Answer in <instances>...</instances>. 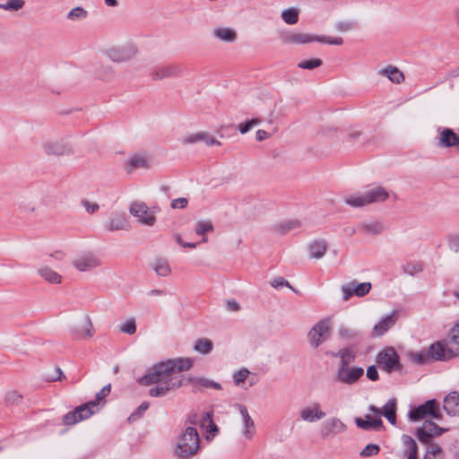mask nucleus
Listing matches in <instances>:
<instances>
[{"mask_svg": "<svg viewBox=\"0 0 459 459\" xmlns=\"http://www.w3.org/2000/svg\"><path fill=\"white\" fill-rule=\"evenodd\" d=\"M356 425L364 430H379L383 428L381 418H377L374 414H366L365 418H356Z\"/></svg>", "mask_w": 459, "mask_h": 459, "instance_id": "obj_22", "label": "nucleus"}, {"mask_svg": "<svg viewBox=\"0 0 459 459\" xmlns=\"http://www.w3.org/2000/svg\"><path fill=\"white\" fill-rule=\"evenodd\" d=\"M423 428H426V430L429 433L430 437H439L442 434L448 431V429L441 428L437 424L434 423L431 420H425L422 424Z\"/></svg>", "mask_w": 459, "mask_h": 459, "instance_id": "obj_43", "label": "nucleus"}, {"mask_svg": "<svg viewBox=\"0 0 459 459\" xmlns=\"http://www.w3.org/2000/svg\"><path fill=\"white\" fill-rule=\"evenodd\" d=\"M301 222L299 220H290L278 223L275 228L276 230L281 234H285L290 230L299 229Z\"/></svg>", "mask_w": 459, "mask_h": 459, "instance_id": "obj_45", "label": "nucleus"}, {"mask_svg": "<svg viewBox=\"0 0 459 459\" xmlns=\"http://www.w3.org/2000/svg\"><path fill=\"white\" fill-rule=\"evenodd\" d=\"M371 289L370 282H359L351 281L348 284L342 286V299L347 301L352 296L364 297Z\"/></svg>", "mask_w": 459, "mask_h": 459, "instance_id": "obj_14", "label": "nucleus"}, {"mask_svg": "<svg viewBox=\"0 0 459 459\" xmlns=\"http://www.w3.org/2000/svg\"><path fill=\"white\" fill-rule=\"evenodd\" d=\"M128 228V221L123 213H112L107 222V230L109 231L125 230Z\"/></svg>", "mask_w": 459, "mask_h": 459, "instance_id": "obj_28", "label": "nucleus"}, {"mask_svg": "<svg viewBox=\"0 0 459 459\" xmlns=\"http://www.w3.org/2000/svg\"><path fill=\"white\" fill-rule=\"evenodd\" d=\"M358 230L366 235H379L387 230V226L378 221H364L358 226Z\"/></svg>", "mask_w": 459, "mask_h": 459, "instance_id": "obj_23", "label": "nucleus"}, {"mask_svg": "<svg viewBox=\"0 0 459 459\" xmlns=\"http://www.w3.org/2000/svg\"><path fill=\"white\" fill-rule=\"evenodd\" d=\"M447 343L455 356H459V322L455 323L451 329Z\"/></svg>", "mask_w": 459, "mask_h": 459, "instance_id": "obj_38", "label": "nucleus"}, {"mask_svg": "<svg viewBox=\"0 0 459 459\" xmlns=\"http://www.w3.org/2000/svg\"><path fill=\"white\" fill-rule=\"evenodd\" d=\"M38 273L51 284H59L62 281V276L48 266H41L39 268Z\"/></svg>", "mask_w": 459, "mask_h": 459, "instance_id": "obj_33", "label": "nucleus"}, {"mask_svg": "<svg viewBox=\"0 0 459 459\" xmlns=\"http://www.w3.org/2000/svg\"><path fill=\"white\" fill-rule=\"evenodd\" d=\"M22 400V395H20L17 392L12 391L6 394V402L8 403H18Z\"/></svg>", "mask_w": 459, "mask_h": 459, "instance_id": "obj_64", "label": "nucleus"}, {"mask_svg": "<svg viewBox=\"0 0 459 459\" xmlns=\"http://www.w3.org/2000/svg\"><path fill=\"white\" fill-rule=\"evenodd\" d=\"M25 4L24 0H7L5 3L0 4V9L10 12H17Z\"/></svg>", "mask_w": 459, "mask_h": 459, "instance_id": "obj_48", "label": "nucleus"}, {"mask_svg": "<svg viewBox=\"0 0 459 459\" xmlns=\"http://www.w3.org/2000/svg\"><path fill=\"white\" fill-rule=\"evenodd\" d=\"M331 324L328 319L321 320L316 323L308 332L309 344L316 348L322 342L328 339L330 334Z\"/></svg>", "mask_w": 459, "mask_h": 459, "instance_id": "obj_10", "label": "nucleus"}, {"mask_svg": "<svg viewBox=\"0 0 459 459\" xmlns=\"http://www.w3.org/2000/svg\"><path fill=\"white\" fill-rule=\"evenodd\" d=\"M187 382L193 385L194 386L201 385L205 388H213L216 390L222 389L221 385L220 383L204 377H189L187 378Z\"/></svg>", "mask_w": 459, "mask_h": 459, "instance_id": "obj_35", "label": "nucleus"}, {"mask_svg": "<svg viewBox=\"0 0 459 459\" xmlns=\"http://www.w3.org/2000/svg\"><path fill=\"white\" fill-rule=\"evenodd\" d=\"M367 377L371 381H377L379 378L377 369L376 366H369L366 372Z\"/></svg>", "mask_w": 459, "mask_h": 459, "instance_id": "obj_63", "label": "nucleus"}, {"mask_svg": "<svg viewBox=\"0 0 459 459\" xmlns=\"http://www.w3.org/2000/svg\"><path fill=\"white\" fill-rule=\"evenodd\" d=\"M194 361L190 358L178 357L154 364L148 372L137 381L142 385L155 386L149 389L152 397H162L184 385V377L180 374L189 370Z\"/></svg>", "mask_w": 459, "mask_h": 459, "instance_id": "obj_1", "label": "nucleus"}, {"mask_svg": "<svg viewBox=\"0 0 459 459\" xmlns=\"http://www.w3.org/2000/svg\"><path fill=\"white\" fill-rule=\"evenodd\" d=\"M213 348V344L211 340L203 338L195 342L194 349L195 351L201 354H209Z\"/></svg>", "mask_w": 459, "mask_h": 459, "instance_id": "obj_46", "label": "nucleus"}, {"mask_svg": "<svg viewBox=\"0 0 459 459\" xmlns=\"http://www.w3.org/2000/svg\"><path fill=\"white\" fill-rule=\"evenodd\" d=\"M430 360L444 361L456 357L448 343L446 342H436L428 349Z\"/></svg>", "mask_w": 459, "mask_h": 459, "instance_id": "obj_13", "label": "nucleus"}, {"mask_svg": "<svg viewBox=\"0 0 459 459\" xmlns=\"http://www.w3.org/2000/svg\"><path fill=\"white\" fill-rule=\"evenodd\" d=\"M119 331L130 335L134 334L136 332L135 320L133 318L126 320L119 326Z\"/></svg>", "mask_w": 459, "mask_h": 459, "instance_id": "obj_52", "label": "nucleus"}, {"mask_svg": "<svg viewBox=\"0 0 459 459\" xmlns=\"http://www.w3.org/2000/svg\"><path fill=\"white\" fill-rule=\"evenodd\" d=\"M100 264V258L91 252L79 255L73 260V265L80 272L91 271L99 267Z\"/></svg>", "mask_w": 459, "mask_h": 459, "instance_id": "obj_16", "label": "nucleus"}, {"mask_svg": "<svg viewBox=\"0 0 459 459\" xmlns=\"http://www.w3.org/2000/svg\"><path fill=\"white\" fill-rule=\"evenodd\" d=\"M195 232L198 236H203L201 242L206 243L207 238L204 237L206 233L212 232L214 228L213 224L210 220H201L197 221L195 224Z\"/></svg>", "mask_w": 459, "mask_h": 459, "instance_id": "obj_34", "label": "nucleus"}, {"mask_svg": "<svg viewBox=\"0 0 459 459\" xmlns=\"http://www.w3.org/2000/svg\"><path fill=\"white\" fill-rule=\"evenodd\" d=\"M407 356L412 363L417 365H425L431 361L428 351H410Z\"/></svg>", "mask_w": 459, "mask_h": 459, "instance_id": "obj_40", "label": "nucleus"}, {"mask_svg": "<svg viewBox=\"0 0 459 459\" xmlns=\"http://www.w3.org/2000/svg\"><path fill=\"white\" fill-rule=\"evenodd\" d=\"M201 439L197 429L188 426L175 439L172 454L177 459H192L200 451Z\"/></svg>", "mask_w": 459, "mask_h": 459, "instance_id": "obj_2", "label": "nucleus"}, {"mask_svg": "<svg viewBox=\"0 0 459 459\" xmlns=\"http://www.w3.org/2000/svg\"><path fill=\"white\" fill-rule=\"evenodd\" d=\"M338 334L343 340H353L359 335V332L347 326H341Z\"/></svg>", "mask_w": 459, "mask_h": 459, "instance_id": "obj_50", "label": "nucleus"}, {"mask_svg": "<svg viewBox=\"0 0 459 459\" xmlns=\"http://www.w3.org/2000/svg\"><path fill=\"white\" fill-rule=\"evenodd\" d=\"M44 151L48 155H70L73 153L71 145L63 139L48 141L43 144Z\"/></svg>", "mask_w": 459, "mask_h": 459, "instance_id": "obj_18", "label": "nucleus"}, {"mask_svg": "<svg viewBox=\"0 0 459 459\" xmlns=\"http://www.w3.org/2000/svg\"><path fill=\"white\" fill-rule=\"evenodd\" d=\"M347 429L340 419L333 417L323 422L320 427V436L323 439H329L334 436L343 433Z\"/></svg>", "mask_w": 459, "mask_h": 459, "instance_id": "obj_12", "label": "nucleus"}, {"mask_svg": "<svg viewBox=\"0 0 459 459\" xmlns=\"http://www.w3.org/2000/svg\"><path fill=\"white\" fill-rule=\"evenodd\" d=\"M199 142H204L207 146L221 145V143L206 132H199Z\"/></svg>", "mask_w": 459, "mask_h": 459, "instance_id": "obj_56", "label": "nucleus"}, {"mask_svg": "<svg viewBox=\"0 0 459 459\" xmlns=\"http://www.w3.org/2000/svg\"><path fill=\"white\" fill-rule=\"evenodd\" d=\"M250 371L247 368H242L236 371L232 377L236 385L240 386L249 377Z\"/></svg>", "mask_w": 459, "mask_h": 459, "instance_id": "obj_49", "label": "nucleus"}, {"mask_svg": "<svg viewBox=\"0 0 459 459\" xmlns=\"http://www.w3.org/2000/svg\"><path fill=\"white\" fill-rule=\"evenodd\" d=\"M402 443L403 446V454L406 455V459H419L417 443L411 436L403 435Z\"/></svg>", "mask_w": 459, "mask_h": 459, "instance_id": "obj_29", "label": "nucleus"}, {"mask_svg": "<svg viewBox=\"0 0 459 459\" xmlns=\"http://www.w3.org/2000/svg\"><path fill=\"white\" fill-rule=\"evenodd\" d=\"M150 404L148 402L142 403L139 407L134 411L128 420H136L143 414V412L149 408Z\"/></svg>", "mask_w": 459, "mask_h": 459, "instance_id": "obj_58", "label": "nucleus"}, {"mask_svg": "<svg viewBox=\"0 0 459 459\" xmlns=\"http://www.w3.org/2000/svg\"><path fill=\"white\" fill-rule=\"evenodd\" d=\"M152 269L160 277H167L171 273L169 262L163 258L155 259L152 264Z\"/></svg>", "mask_w": 459, "mask_h": 459, "instance_id": "obj_36", "label": "nucleus"}, {"mask_svg": "<svg viewBox=\"0 0 459 459\" xmlns=\"http://www.w3.org/2000/svg\"><path fill=\"white\" fill-rule=\"evenodd\" d=\"M364 374L361 367L338 368L335 375L337 382L351 385L355 384Z\"/></svg>", "mask_w": 459, "mask_h": 459, "instance_id": "obj_11", "label": "nucleus"}, {"mask_svg": "<svg viewBox=\"0 0 459 459\" xmlns=\"http://www.w3.org/2000/svg\"><path fill=\"white\" fill-rule=\"evenodd\" d=\"M389 196L387 190L383 186H375L364 192L349 195L344 198L346 204L359 208L370 204L384 202Z\"/></svg>", "mask_w": 459, "mask_h": 459, "instance_id": "obj_4", "label": "nucleus"}, {"mask_svg": "<svg viewBox=\"0 0 459 459\" xmlns=\"http://www.w3.org/2000/svg\"><path fill=\"white\" fill-rule=\"evenodd\" d=\"M333 357L339 358L340 363L338 368L350 367L354 362L356 358L355 351L351 348H343L339 350L337 352L332 353Z\"/></svg>", "mask_w": 459, "mask_h": 459, "instance_id": "obj_30", "label": "nucleus"}, {"mask_svg": "<svg viewBox=\"0 0 459 459\" xmlns=\"http://www.w3.org/2000/svg\"><path fill=\"white\" fill-rule=\"evenodd\" d=\"M325 415V412L321 409V405L317 403H315L310 406H307L299 411L300 419L303 421L309 423L320 420L324 419Z\"/></svg>", "mask_w": 459, "mask_h": 459, "instance_id": "obj_19", "label": "nucleus"}, {"mask_svg": "<svg viewBox=\"0 0 459 459\" xmlns=\"http://www.w3.org/2000/svg\"><path fill=\"white\" fill-rule=\"evenodd\" d=\"M354 22L352 21H339L335 23V29L342 33L348 32L354 28Z\"/></svg>", "mask_w": 459, "mask_h": 459, "instance_id": "obj_55", "label": "nucleus"}, {"mask_svg": "<svg viewBox=\"0 0 459 459\" xmlns=\"http://www.w3.org/2000/svg\"><path fill=\"white\" fill-rule=\"evenodd\" d=\"M380 451V447L377 444L367 445L359 453L361 457H369L377 455Z\"/></svg>", "mask_w": 459, "mask_h": 459, "instance_id": "obj_53", "label": "nucleus"}, {"mask_svg": "<svg viewBox=\"0 0 459 459\" xmlns=\"http://www.w3.org/2000/svg\"><path fill=\"white\" fill-rule=\"evenodd\" d=\"M260 119L252 118L251 120L247 121L246 123H241L238 125V128L240 134H244L247 133L251 128L260 124Z\"/></svg>", "mask_w": 459, "mask_h": 459, "instance_id": "obj_54", "label": "nucleus"}, {"mask_svg": "<svg viewBox=\"0 0 459 459\" xmlns=\"http://www.w3.org/2000/svg\"><path fill=\"white\" fill-rule=\"evenodd\" d=\"M94 327L90 316H83L74 329V336L75 339L83 340L91 338L94 334Z\"/></svg>", "mask_w": 459, "mask_h": 459, "instance_id": "obj_20", "label": "nucleus"}, {"mask_svg": "<svg viewBox=\"0 0 459 459\" xmlns=\"http://www.w3.org/2000/svg\"><path fill=\"white\" fill-rule=\"evenodd\" d=\"M377 363L380 368L389 374L394 371L401 372L403 370L399 355L392 347H387L377 354Z\"/></svg>", "mask_w": 459, "mask_h": 459, "instance_id": "obj_6", "label": "nucleus"}, {"mask_svg": "<svg viewBox=\"0 0 459 459\" xmlns=\"http://www.w3.org/2000/svg\"><path fill=\"white\" fill-rule=\"evenodd\" d=\"M110 390H111V386L108 384V385L103 386L102 389L96 394V399L93 401L96 403V406L94 408H96L98 406V404L100 403V402L101 400H103L106 396H108L109 394Z\"/></svg>", "mask_w": 459, "mask_h": 459, "instance_id": "obj_59", "label": "nucleus"}, {"mask_svg": "<svg viewBox=\"0 0 459 459\" xmlns=\"http://www.w3.org/2000/svg\"><path fill=\"white\" fill-rule=\"evenodd\" d=\"M408 416L411 421H419L427 418L440 420L443 418L440 403L435 399L428 400L424 403L411 409Z\"/></svg>", "mask_w": 459, "mask_h": 459, "instance_id": "obj_5", "label": "nucleus"}, {"mask_svg": "<svg viewBox=\"0 0 459 459\" xmlns=\"http://www.w3.org/2000/svg\"><path fill=\"white\" fill-rule=\"evenodd\" d=\"M279 39L286 45L292 44H307L311 42L326 43L329 45L340 46L343 43V39L340 37L331 38L316 36L308 33H303L293 30H283L279 32Z\"/></svg>", "mask_w": 459, "mask_h": 459, "instance_id": "obj_3", "label": "nucleus"}, {"mask_svg": "<svg viewBox=\"0 0 459 459\" xmlns=\"http://www.w3.org/2000/svg\"><path fill=\"white\" fill-rule=\"evenodd\" d=\"M443 409L450 416L459 415V393H449L443 401Z\"/></svg>", "mask_w": 459, "mask_h": 459, "instance_id": "obj_25", "label": "nucleus"}, {"mask_svg": "<svg viewBox=\"0 0 459 459\" xmlns=\"http://www.w3.org/2000/svg\"><path fill=\"white\" fill-rule=\"evenodd\" d=\"M379 74L386 76L394 83H399L404 79L403 74L398 68L392 65L380 70Z\"/></svg>", "mask_w": 459, "mask_h": 459, "instance_id": "obj_37", "label": "nucleus"}, {"mask_svg": "<svg viewBox=\"0 0 459 459\" xmlns=\"http://www.w3.org/2000/svg\"><path fill=\"white\" fill-rule=\"evenodd\" d=\"M437 146L439 148H455L459 152V135L448 127L438 128Z\"/></svg>", "mask_w": 459, "mask_h": 459, "instance_id": "obj_15", "label": "nucleus"}, {"mask_svg": "<svg viewBox=\"0 0 459 459\" xmlns=\"http://www.w3.org/2000/svg\"><path fill=\"white\" fill-rule=\"evenodd\" d=\"M181 143L184 144H194L199 142V132L183 137Z\"/></svg>", "mask_w": 459, "mask_h": 459, "instance_id": "obj_62", "label": "nucleus"}, {"mask_svg": "<svg viewBox=\"0 0 459 459\" xmlns=\"http://www.w3.org/2000/svg\"><path fill=\"white\" fill-rule=\"evenodd\" d=\"M299 12L295 7L284 9L281 13L282 21L288 25H294L299 22Z\"/></svg>", "mask_w": 459, "mask_h": 459, "instance_id": "obj_39", "label": "nucleus"}, {"mask_svg": "<svg viewBox=\"0 0 459 459\" xmlns=\"http://www.w3.org/2000/svg\"><path fill=\"white\" fill-rule=\"evenodd\" d=\"M301 222L299 220H290L278 223L275 228L276 230L281 234H285L290 230L299 229Z\"/></svg>", "mask_w": 459, "mask_h": 459, "instance_id": "obj_44", "label": "nucleus"}, {"mask_svg": "<svg viewBox=\"0 0 459 459\" xmlns=\"http://www.w3.org/2000/svg\"><path fill=\"white\" fill-rule=\"evenodd\" d=\"M129 212L142 225L152 227L156 222L155 208H150L143 202L133 203L130 205Z\"/></svg>", "mask_w": 459, "mask_h": 459, "instance_id": "obj_7", "label": "nucleus"}, {"mask_svg": "<svg viewBox=\"0 0 459 459\" xmlns=\"http://www.w3.org/2000/svg\"><path fill=\"white\" fill-rule=\"evenodd\" d=\"M96 75L103 81H111L115 77V69L110 65H101L98 67Z\"/></svg>", "mask_w": 459, "mask_h": 459, "instance_id": "obj_41", "label": "nucleus"}, {"mask_svg": "<svg viewBox=\"0 0 459 459\" xmlns=\"http://www.w3.org/2000/svg\"><path fill=\"white\" fill-rule=\"evenodd\" d=\"M238 408L243 420L242 435L247 440H251L255 434V422L246 406L238 404Z\"/></svg>", "mask_w": 459, "mask_h": 459, "instance_id": "obj_21", "label": "nucleus"}, {"mask_svg": "<svg viewBox=\"0 0 459 459\" xmlns=\"http://www.w3.org/2000/svg\"><path fill=\"white\" fill-rule=\"evenodd\" d=\"M212 33L215 39L226 43H233L238 38L237 31L230 27H215Z\"/></svg>", "mask_w": 459, "mask_h": 459, "instance_id": "obj_26", "label": "nucleus"}, {"mask_svg": "<svg viewBox=\"0 0 459 459\" xmlns=\"http://www.w3.org/2000/svg\"><path fill=\"white\" fill-rule=\"evenodd\" d=\"M368 411L377 416L381 418V415L386 418L388 422L394 425L396 422V401L395 399H390L387 403L380 409L375 405H369Z\"/></svg>", "mask_w": 459, "mask_h": 459, "instance_id": "obj_17", "label": "nucleus"}, {"mask_svg": "<svg viewBox=\"0 0 459 459\" xmlns=\"http://www.w3.org/2000/svg\"><path fill=\"white\" fill-rule=\"evenodd\" d=\"M181 69L176 65H169L155 68L151 76L153 80H162L164 78L177 76L180 74Z\"/></svg>", "mask_w": 459, "mask_h": 459, "instance_id": "obj_27", "label": "nucleus"}, {"mask_svg": "<svg viewBox=\"0 0 459 459\" xmlns=\"http://www.w3.org/2000/svg\"><path fill=\"white\" fill-rule=\"evenodd\" d=\"M82 204L85 208L87 212L90 213V214L95 213L100 209V206H99L98 204L91 203V202H90L88 200H82Z\"/></svg>", "mask_w": 459, "mask_h": 459, "instance_id": "obj_61", "label": "nucleus"}, {"mask_svg": "<svg viewBox=\"0 0 459 459\" xmlns=\"http://www.w3.org/2000/svg\"><path fill=\"white\" fill-rule=\"evenodd\" d=\"M204 429L207 433H209V435L206 437L207 440L213 438L219 432V429L213 421L212 423H207Z\"/></svg>", "mask_w": 459, "mask_h": 459, "instance_id": "obj_60", "label": "nucleus"}, {"mask_svg": "<svg viewBox=\"0 0 459 459\" xmlns=\"http://www.w3.org/2000/svg\"><path fill=\"white\" fill-rule=\"evenodd\" d=\"M88 17V11L82 6H76L71 9L66 14V19L70 22L83 21Z\"/></svg>", "mask_w": 459, "mask_h": 459, "instance_id": "obj_42", "label": "nucleus"}, {"mask_svg": "<svg viewBox=\"0 0 459 459\" xmlns=\"http://www.w3.org/2000/svg\"><path fill=\"white\" fill-rule=\"evenodd\" d=\"M308 253L311 258H322L327 250V242L325 239H316L308 247Z\"/></svg>", "mask_w": 459, "mask_h": 459, "instance_id": "obj_31", "label": "nucleus"}, {"mask_svg": "<svg viewBox=\"0 0 459 459\" xmlns=\"http://www.w3.org/2000/svg\"><path fill=\"white\" fill-rule=\"evenodd\" d=\"M396 314L395 312L387 315L381 321H379L372 330V336L379 337L382 336L385 332H387L396 322Z\"/></svg>", "mask_w": 459, "mask_h": 459, "instance_id": "obj_24", "label": "nucleus"}, {"mask_svg": "<svg viewBox=\"0 0 459 459\" xmlns=\"http://www.w3.org/2000/svg\"><path fill=\"white\" fill-rule=\"evenodd\" d=\"M95 402H89L76 407L74 411L63 416V423L67 426H73L81 420L89 419L95 412Z\"/></svg>", "mask_w": 459, "mask_h": 459, "instance_id": "obj_9", "label": "nucleus"}, {"mask_svg": "<svg viewBox=\"0 0 459 459\" xmlns=\"http://www.w3.org/2000/svg\"><path fill=\"white\" fill-rule=\"evenodd\" d=\"M150 160L144 155H135L130 158L126 162V170L131 173L137 169H148L150 167Z\"/></svg>", "mask_w": 459, "mask_h": 459, "instance_id": "obj_32", "label": "nucleus"}, {"mask_svg": "<svg viewBox=\"0 0 459 459\" xmlns=\"http://www.w3.org/2000/svg\"><path fill=\"white\" fill-rule=\"evenodd\" d=\"M138 54V48L132 43L113 47L106 51L108 58L114 63H125L134 59Z\"/></svg>", "mask_w": 459, "mask_h": 459, "instance_id": "obj_8", "label": "nucleus"}, {"mask_svg": "<svg viewBox=\"0 0 459 459\" xmlns=\"http://www.w3.org/2000/svg\"><path fill=\"white\" fill-rule=\"evenodd\" d=\"M323 64L320 58H312L307 60H302L298 64V67L301 69L313 70L319 67Z\"/></svg>", "mask_w": 459, "mask_h": 459, "instance_id": "obj_51", "label": "nucleus"}, {"mask_svg": "<svg viewBox=\"0 0 459 459\" xmlns=\"http://www.w3.org/2000/svg\"><path fill=\"white\" fill-rule=\"evenodd\" d=\"M416 435L418 439L423 444H429L432 438L429 433L426 430V428H423L422 426L417 429Z\"/></svg>", "mask_w": 459, "mask_h": 459, "instance_id": "obj_57", "label": "nucleus"}, {"mask_svg": "<svg viewBox=\"0 0 459 459\" xmlns=\"http://www.w3.org/2000/svg\"><path fill=\"white\" fill-rule=\"evenodd\" d=\"M423 459H444L441 447L437 444H429Z\"/></svg>", "mask_w": 459, "mask_h": 459, "instance_id": "obj_47", "label": "nucleus"}]
</instances>
